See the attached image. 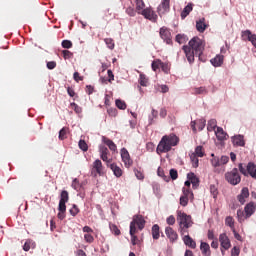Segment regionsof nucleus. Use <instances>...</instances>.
<instances>
[{
    "label": "nucleus",
    "mask_w": 256,
    "mask_h": 256,
    "mask_svg": "<svg viewBox=\"0 0 256 256\" xmlns=\"http://www.w3.org/2000/svg\"><path fill=\"white\" fill-rule=\"evenodd\" d=\"M189 46H183V51L185 53L186 59L189 63L195 62V57H201L203 51H205V41L199 37H193L189 43Z\"/></svg>",
    "instance_id": "nucleus-1"
},
{
    "label": "nucleus",
    "mask_w": 256,
    "mask_h": 256,
    "mask_svg": "<svg viewBox=\"0 0 256 256\" xmlns=\"http://www.w3.org/2000/svg\"><path fill=\"white\" fill-rule=\"evenodd\" d=\"M179 145V138L177 135L171 133L170 135H165L161 138L157 148L156 153L161 155L163 153H169L172 147H177Z\"/></svg>",
    "instance_id": "nucleus-2"
},
{
    "label": "nucleus",
    "mask_w": 256,
    "mask_h": 256,
    "mask_svg": "<svg viewBox=\"0 0 256 256\" xmlns=\"http://www.w3.org/2000/svg\"><path fill=\"white\" fill-rule=\"evenodd\" d=\"M256 211V203L255 202H249L244 207V212L242 210H237V217L239 223H243L245 219H249L251 216L255 215Z\"/></svg>",
    "instance_id": "nucleus-3"
},
{
    "label": "nucleus",
    "mask_w": 256,
    "mask_h": 256,
    "mask_svg": "<svg viewBox=\"0 0 256 256\" xmlns=\"http://www.w3.org/2000/svg\"><path fill=\"white\" fill-rule=\"evenodd\" d=\"M238 169L240 171V173H242V175H244L245 177H248V175H250V177H252V179H256V164L253 162H249L246 165V168L243 166V163H240L238 165Z\"/></svg>",
    "instance_id": "nucleus-4"
},
{
    "label": "nucleus",
    "mask_w": 256,
    "mask_h": 256,
    "mask_svg": "<svg viewBox=\"0 0 256 256\" xmlns=\"http://www.w3.org/2000/svg\"><path fill=\"white\" fill-rule=\"evenodd\" d=\"M145 223V218H143V216L135 215L130 223L131 233H137V227L140 231H143V229H145Z\"/></svg>",
    "instance_id": "nucleus-5"
},
{
    "label": "nucleus",
    "mask_w": 256,
    "mask_h": 256,
    "mask_svg": "<svg viewBox=\"0 0 256 256\" xmlns=\"http://www.w3.org/2000/svg\"><path fill=\"white\" fill-rule=\"evenodd\" d=\"M225 179L230 183V185H239L241 183V175H239V170L234 168L230 172L225 174Z\"/></svg>",
    "instance_id": "nucleus-6"
},
{
    "label": "nucleus",
    "mask_w": 256,
    "mask_h": 256,
    "mask_svg": "<svg viewBox=\"0 0 256 256\" xmlns=\"http://www.w3.org/2000/svg\"><path fill=\"white\" fill-rule=\"evenodd\" d=\"M177 221L179 227L193 226V220H191V216L187 215V213L182 211L177 212Z\"/></svg>",
    "instance_id": "nucleus-7"
},
{
    "label": "nucleus",
    "mask_w": 256,
    "mask_h": 256,
    "mask_svg": "<svg viewBox=\"0 0 256 256\" xmlns=\"http://www.w3.org/2000/svg\"><path fill=\"white\" fill-rule=\"evenodd\" d=\"M104 169L105 167H103V162L96 159L91 165V175H93V177H97L98 175L101 176L104 173Z\"/></svg>",
    "instance_id": "nucleus-8"
},
{
    "label": "nucleus",
    "mask_w": 256,
    "mask_h": 256,
    "mask_svg": "<svg viewBox=\"0 0 256 256\" xmlns=\"http://www.w3.org/2000/svg\"><path fill=\"white\" fill-rule=\"evenodd\" d=\"M140 15H143L145 19H148L149 21H152V23H157V14L155 11H153V8H145L140 12Z\"/></svg>",
    "instance_id": "nucleus-9"
},
{
    "label": "nucleus",
    "mask_w": 256,
    "mask_h": 256,
    "mask_svg": "<svg viewBox=\"0 0 256 256\" xmlns=\"http://www.w3.org/2000/svg\"><path fill=\"white\" fill-rule=\"evenodd\" d=\"M160 37L161 39H163V41H165V43H167V45H171L173 43V39L171 37V30H169V28L167 27H162L160 28Z\"/></svg>",
    "instance_id": "nucleus-10"
},
{
    "label": "nucleus",
    "mask_w": 256,
    "mask_h": 256,
    "mask_svg": "<svg viewBox=\"0 0 256 256\" xmlns=\"http://www.w3.org/2000/svg\"><path fill=\"white\" fill-rule=\"evenodd\" d=\"M120 155L125 167L129 168L131 167V165H133V160L131 159V155L129 154V151L126 150V148H122L120 150Z\"/></svg>",
    "instance_id": "nucleus-11"
},
{
    "label": "nucleus",
    "mask_w": 256,
    "mask_h": 256,
    "mask_svg": "<svg viewBox=\"0 0 256 256\" xmlns=\"http://www.w3.org/2000/svg\"><path fill=\"white\" fill-rule=\"evenodd\" d=\"M219 242L224 251H229V249H231V240H229V236H227L226 233L219 235Z\"/></svg>",
    "instance_id": "nucleus-12"
},
{
    "label": "nucleus",
    "mask_w": 256,
    "mask_h": 256,
    "mask_svg": "<svg viewBox=\"0 0 256 256\" xmlns=\"http://www.w3.org/2000/svg\"><path fill=\"white\" fill-rule=\"evenodd\" d=\"M99 153H100V158L102 159V161H104L107 165V167H109V164L111 163V159H109L108 155H109V149L103 145H101L99 147Z\"/></svg>",
    "instance_id": "nucleus-13"
},
{
    "label": "nucleus",
    "mask_w": 256,
    "mask_h": 256,
    "mask_svg": "<svg viewBox=\"0 0 256 256\" xmlns=\"http://www.w3.org/2000/svg\"><path fill=\"white\" fill-rule=\"evenodd\" d=\"M171 0H163L162 3L158 6L157 11L159 15H165V13H169L171 9Z\"/></svg>",
    "instance_id": "nucleus-14"
},
{
    "label": "nucleus",
    "mask_w": 256,
    "mask_h": 256,
    "mask_svg": "<svg viewBox=\"0 0 256 256\" xmlns=\"http://www.w3.org/2000/svg\"><path fill=\"white\" fill-rule=\"evenodd\" d=\"M165 234L168 237V239L171 241V243H175V241L179 239V235L177 234L176 231L173 230L172 227H166Z\"/></svg>",
    "instance_id": "nucleus-15"
},
{
    "label": "nucleus",
    "mask_w": 256,
    "mask_h": 256,
    "mask_svg": "<svg viewBox=\"0 0 256 256\" xmlns=\"http://www.w3.org/2000/svg\"><path fill=\"white\" fill-rule=\"evenodd\" d=\"M68 202H69V192H67V190H63L60 194V201H59L58 207H60V209H65V207H67V205L65 204Z\"/></svg>",
    "instance_id": "nucleus-16"
},
{
    "label": "nucleus",
    "mask_w": 256,
    "mask_h": 256,
    "mask_svg": "<svg viewBox=\"0 0 256 256\" xmlns=\"http://www.w3.org/2000/svg\"><path fill=\"white\" fill-rule=\"evenodd\" d=\"M234 147H245V137L243 135H236L231 138Z\"/></svg>",
    "instance_id": "nucleus-17"
},
{
    "label": "nucleus",
    "mask_w": 256,
    "mask_h": 256,
    "mask_svg": "<svg viewBox=\"0 0 256 256\" xmlns=\"http://www.w3.org/2000/svg\"><path fill=\"white\" fill-rule=\"evenodd\" d=\"M249 197V188L244 187L241 190V193L237 196V199L241 205H245V199Z\"/></svg>",
    "instance_id": "nucleus-18"
},
{
    "label": "nucleus",
    "mask_w": 256,
    "mask_h": 256,
    "mask_svg": "<svg viewBox=\"0 0 256 256\" xmlns=\"http://www.w3.org/2000/svg\"><path fill=\"white\" fill-rule=\"evenodd\" d=\"M182 240L184 242V245L190 247V249H196L197 243L195 242V240H193V238H191V236H189V234L183 236Z\"/></svg>",
    "instance_id": "nucleus-19"
},
{
    "label": "nucleus",
    "mask_w": 256,
    "mask_h": 256,
    "mask_svg": "<svg viewBox=\"0 0 256 256\" xmlns=\"http://www.w3.org/2000/svg\"><path fill=\"white\" fill-rule=\"evenodd\" d=\"M200 251L203 256H211V246L207 242H201Z\"/></svg>",
    "instance_id": "nucleus-20"
},
{
    "label": "nucleus",
    "mask_w": 256,
    "mask_h": 256,
    "mask_svg": "<svg viewBox=\"0 0 256 256\" xmlns=\"http://www.w3.org/2000/svg\"><path fill=\"white\" fill-rule=\"evenodd\" d=\"M102 141L105 145H107L110 151H113V152L117 151V145L115 144V142H113V140L103 136Z\"/></svg>",
    "instance_id": "nucleus-21"
},
{
    "label": "nucleus",
    "mask_w": 256,
    "mask_h": 256,
    "mask_svg": "<svg viewBox=\"0 0 256 256\" xmlns=\"http://www.w3.org/2000/svg\"><path fill=\"white\" fill-rule=\"evenodd\" d=\"M109 167L111 169V171H113V174L115 175V177H122L123 176V169H121V167L117 166V164L112 163L109 164Z\"/></svg>",
    "instance_id": "nucleus-22"
},
{
    "label": "nucleus",
    "mask_w": 256,
    "mask_h": 256,
    "mask_svg": "<svg viewBox=\"0 0 256 256\" xmlns=\"http://www.w3.org/2000/svg\"><path fill=\"white\" fill-rule=\"evenodd\" d=\"M187 177H188L190 183H192L193 189H197V187H199V179L195 175V173H193V172L188 173Z\"/></svg>",
    "instance_id": "nucleus-23"
},
{
    "label": "nucleus",
    "mask_w": 256,
    "mask_h": 256,
    "mask_svg": "<svg viewBox=\"0 0 256 256\" xmlns=\"http://www.w3.org/2000/svg\"><path fill=\"white\" fill-rule=\"evenodd\" d=\"M215 135L218 141H226L227 139V133L221 127H217V130H215Z\"/></svg>",
    "instance_id": "nucleus-24"
},
{
    "label": "nucleus",
    "mask_w": 256,
    "mask_h": 256,
    "mask_svg": "<svg viewBox=\"0 0 256 256\" xmlns=\"http://www.w3.org/2000/svg\"><path fill=\"white\" fill-rule=\"evenodd\" d=\"M225 57L223 55H216L215 58L211 59L210 62L212 63L213 67H221Z\"/></svg>",
    "instance_id": "nucleus-25"
},
{
    "label": "nucleus",
    "mask_w": 256,
    "mask_h": 256,
    "mask_svg": "<svg viewBox=\"0 0 256 256\" xmlns=\"http://www.w3.org/2000/svg\"><path fill=\"white\" fill-rule=\"evenodd\" d=\"M196 29L199 33H204L205 29H207V24H205V19L199 20L196 22Z\"/></svg>",
    "instance_id": "nucleus-26"
},
{
    "label": "nucleus",
    "mask_w": 256,
    "mask_h": 256,
    "mask_svg": "<svg viewBox=\"0 0 256 256\" xmlns=\"http://www.w3.org/2000/svg\"><path fill=\"white\" fill-rule=\"evenodd\" d=\"M161 237V232H160V228L157 224H154L152 226V238L157 240Z\"/></svg>",
    "instance_id": "nucleus-27"
},
{
    "label": "nucleus",
    "mask_w": 256,
    "mask_h": 256,
    "mask_svg": "<svg viewBox=\"0 0 256 256\" xmlns=\"http://www.w3.org/2000/svg\"><path fill=\"white\" fill-rule=\"evenodd\" d=\"M192 93H193V95H207V93H209V91H207V88L201 86L198 88H193Z\"/></svg>",
    "instance_id": "nucleus-28"
},
{
    "label": "nucleus",
    "mask_w": 256,
    "mask_h": 256,
    "mask_svg": "<svg viewBox=\"0 0 256 256\" xmlns=\"http://www.w3.org/2000/svg\"><path fill=\"white\" fill-rule=\"evenodd\" d=\"M193 11V5L188 4L181 12V19H185Z\"/></svg>",
    "instance_id": "nucleus-29"
},
{
    "label": "nucleus",
    "mask_w": 256,
    "mask_h": 256,
    "mask_svg": "<svg viewBox=\"0 0 256 256\" xmlns=\"http://www.w3.org/2000/svg\"><path fill=\"white\" fill-rule=\"evenodd\" d=\"M67 133H69V128H67V127H63V128L59 131V136H58V138L60 139V141H65V139H67Z\"/></svg>",
    "instance_id": "nucleus-30"
},
{
    "label": "nucleus",
    "mask_w": 256,
    "mask_h": 256,
    "mask_svg": "<svg viewBox=\"0 0 256 256\" xmlns=\"http://www.w3.org/2000/svg\"><path fill=\"white\" fill-rule=\"evenodd\" d=\"M215 129H217V120L216 119H211L210 121H208V125H207V131H215Z\"/></svg>",
    "instance_id": "nucleus-31"
},
{
    "label": "nucleus",
    "mask_w": 256,
    "mask_h": 256,
    "mask_svg": "<svg viewBox=\"0 0 256 256\" xmlns=\"http://www.w3.org/2000/svg\"><path fill=\"white\" fill-rule=\"evenodd\" d=\"M145 9V2L143 0H136V11L141 14Z\"/></svg>",
    "instance_id": "nucleus-32"
},
{
    "label": "nucleus",
    "mask_w": 256,
    "mask_h": 256,
    "mask_svg": "<svg viewBox=\"0 0 256 256\" xmlns=\"http://www.w3.org/2000/svg\"><path fill=\"white\" fill-rule=\"evenodd\" d=\"M225 225L230 227V229L233 231L235 229V220L231 216H227L225 219Z\"/></svg>",
    "instance_id": "nucleus-33"
},
{
    "label": "nucleus",
    "mask_w": 256,
    "mask_h": 256,
    "mask_svg": "<svg viewBox=\"0 0 256 256\" xmlns=\"http://www.w3.org/2000/svg\"><path fill=\"white\" fill-rule=\"evenodd\" d=\"M59 213L57 214L58 219L60 221H63L65 219V213H67V206H64V208L61 209V206H58Z\"/></svg>",
    "instance_id": "nucleus-34"
},
{
    "label": "nucleus",
    "mask_w": 256,
    "mask_h": 256,
    "mask_svg": "<svg viewBox=\"0 0 256 256\" xmlns=\"http://www.w3.org/2000/svg\"><path fill=\"white\" fill-rule=\"evenodd\" d=\"M192 154L196 155L197 157H205V150L203 149V146H197L195 148V152Z\"/></svg>",
    "instance_id": "nucleus-35"
},
{
    "label": "nucleus",
    "mask_w": 256,
    "mask_h": 256,
    "mask_svg": "<svg viewBox=\"0 0 256 256\" xmlns=\"http://www.w3.org/2000/svg\"><path fill=\"white\" fill-rule=\"evenodd\" d=\"M182 192H183V195H182L183 197H186L188 199H193V192L191 191V189L187 187H183Z\"/></svg>",
    "instance_id": "nucleus-36"
},
{
    "label": "nucleus",
    "mask_w": 256,
    "mask_h": 256,
    "mask_svg": "<svg viewBox=\"0 0 256 256\" xmlns=\"http://www.w3.org/2000/svg\"><path fill=\"white\" fill-rule=\"evenodd\" d=\"M162 61L161 59H156L152 62L151 67L153 71L161 69Z\"/></svg>",
    "instance_id": "nucleus-37"
},
{
    "label": "nucleus",
    "mask_w": 256,
    "mask_h": 256,
    "mask_svg": "<svg viewBox=\"0 0 256 256\" xmlns=\"http://www.w3.org/2000/svg\"><path fill=\"white\" fill-rule=\"evenodd\" d=\"M211 157H213L211 159L212 167H221V162H220L219 157H216L215 154H211Z\"/></svg>",
    "instance_id": "nucleus-38"
},
{
    "label": "nucleus",
    "mask_w": 256,
    "mask_h": 256,
    "mask_svg": "<svg viewBox=\"0 0 256 256\" xmlns=\"http://www.w3.org/2000/svg\"><path fill=\"white\" fill-rule=\"evenodd\" d=\"M197 157L198 156H196L195 154L190 155V159L192 161V166L194 167V169H197V167H199V158Z\"/></svg>",
    "instance_id": "nucleus-39"
},
{
    "label": "nucleus",
    "mask_w": 256,
    "mask_h": 256,
    "mask_svg": "<svg viewBox=\"0 0 256 256\" xmlns=\"http://www.w3.org/2000/svg\"><path fill=\"white\" fill-rule=\"evenodd\" d=\"M78 147L79 149H81V151H89V146L87 145V142H85V140H80L78 142Z\"/></svg>",
    "instance_id": "nucleus-40"
},
{
    "label": "nucleus",
    "mask_w": 256,
    "mask_h": 256,
    "mask_svg": "<svg viewBox=\"0 0 256 256\" xmlns=\"http://www.w3.org/2000/svg\"><path fill=\"white\" fill-rule=\"evenodd\" d=\"M139 83L142 87H147V83H149V79H147V76H145V74H140Z\"/></svg>",
    "instance_id": "nucleus-41"
},
{
    "label": "nucleus",
    "mask_w": 256,
    "mask_h": 256,
    "mask_svg": "<svg viewBox=\"0 0 256 256\" xmlns=\"http://www.w3.org/2000/svg\"><path fill=\"white\" fill-rule=\"evenodd\" d=\"M79 207L76 204H73L72 208L69 210L70 215L72 217H77L79 215Z\"/></svg>",
    "instance_id": "nucleus-42"
},
{
    "label": "nucleus",
    "mask_w": 256,
    "mask_h": 256,
    "mask_svg": "<svg viewBox=\"0 0 256 256\" xmlns=\"http://www.w3.org/2000/svg\"><path fill=\"white\" fill-rule=\"evenodd\" d=\"M185 41H187V36H185L184 34H177L176 35V42L179 43L180 45L185 43Z\"/></svg>",
    "instance_id": "nucleus-43"
},
{
    "label": "nucleus",
    "mask_w": 256,
    "mask_h": 256,
    "mask_svg": "<svg viewBox=\"0 0 256 256\" xmlns=\"http://www.w3.org/2000/svg\"><path fill=\"white\" fill-rule=\"evenodd\" d=\"M192 226H179L180 234L185 237V235H189V228Z\"/></svg>",
    "instance_id": "nucleus-44"
},
{
    "label": "nucleus",
    "mask_w": 256,
    "mask_h": 256,
    "mask_svg": "<svg viewBox=\"0 0 256 256\" xmlns=\"http://www.w3.org/2000/svg\"><path fill=\"white\" fill-rule=\"evenodd\" d=\"M116 107L118 109L125 110V109H127V104L125 103V101L117 99L116 100Z\"/></svg>",
    "instance_id": "nucleus-45"
},
{
    "label": "nucleus",
    "mask_w": 256,
    "mask_h": 256,
    "mask_svg": "<svg viewBox=\"0 0 256 256\" xmlns=\"http://www.w3.org/2000/svg\"><path fill=\"white\" fill-rule=\"evenodd\" d=\"M104 42L106 43L108 49H115V42L111 38L104 39Z\"/></svg>",
    "instance_id": "nucleus-46"
},
{
    "label": "nucleus",
    "mask_w": 256,
    "mask_h": 256,
    "mask_svg": "<svg viewBox=\"0 0 256 256\" xmlns=\"http://www.w3.org/2000/svg\"><path fill=\"white\" fill-rule=\"evenodd\" d=\"M160 68L162 69L163 73L169 74V71H171V67L169 66V63L162 62Z\"/></svg>",
    "instance_id": "nucleus-47"
},
{
    "label": "nucleus",
    "mask_w": 256,
    "mask_h": 256,
    "mask_svg": "<svg viewBox=\"0 0 256 256\" xmlns=\"http://www.w3.org/2000/svg\"><path fill=\"white\" fill-rule=\"evenodd\" d=\"M135 233H137V232H131V229H130V236H131L132 245H137V243H139V238L135 235Z\"/></svg>",
    "instance_id": "nucleus-48"
},
{
    "label": "nucleus",
    "mask_w": 256,
    "mask_h": 256,
    "mask_svg": "<svg viewBox=\"0 0 256 256\" xmlns=\"http://www.w3.org/2000/svg\"><path fill=\"white\" fill-rule=\"evenodd\" d=\"M70 107L75 111V113H81L83 111V109L81 108V106L77 105V103L72 102L70 104Z\"/></svg>",
    "instance_id": "nucleus-49"
},
{
    "label": "nucleus",
    "mask_w": 256,
    "mask_h": 256,
    "mask_svg": "<svg viewBox=\"0 0 256 256\" xmlns=\"http://www.w3.org/2000/svg\"><path fill=\"white\" fill-rule=\"evenodd\" d=\"M75 191H79V189H81V183L79 182V179L75 178L73 181H72V185H71Z\"/></svg>",
    "instance_id": "nucleus-50"
},
{
    "label": "nucleus",
    "mask_w": 256,
    "mask_h": 256,
    "mask_svg": "<svg viewBox=\"0 0 256 256\" xmlns=\"http://www.w3.org/2000/svg\"><path fill=\"white\" fill-rule=\"evenodd\" d=\"M62 47L63 49H71V47H73V42H71L70 40H63Z\"/></svg>",
    "instance_id": "nucleus-51"
},
{
    "label": "nucleus",
    "mask_w": 256,
    "mask_h": 256,
    "mask_svg": "<svg viewBox=\"0 0 256 256\" xmlns=\"http://www.w3.org/2000/svg\"><path fill=\"white\" fill-rule=\"evenodd\" d=\"M110 230L112 231V233H114V235H121V230H119V228L115 224H110Z\"/></svg>",
    "instance_id": "nucleus-52"
},
{
    "label": "nucleus",
    "mask_w": 256,
    "mask_h": 256,
    "mask_svg": "<svg viewBox=\"0 0 256 256\" xmlns=\"http://www.w3.org/2000/svg\"><path fill=\"white\" fill-rule=\"evenodd\" d=\"M134 173L137 179H139L140 181H143V179H145V175H143V172H141V170L134 169Z\"/></svg>",
    "instance_id": "nucleus-53"
},
{
    "label": "nucleus",
    "mask_w": 256,
    "mask_h": 256,
    "mask_svg": "<svg viewBox=\"0 0 256 256\" xmlns=\"http://www.w3.org/2000/svg\"><path fill=\"white\" fill-rule=\"evenodd\" d=\"M188 204H189V198H187L186 196H181L180 205H182V207H187Z\"/></svg>",
    "instance_id": "nucleus-54"
},
{
    "label": "nucleus",
    "mask_w": 256,
    "mask_h": 256,
    "mask_svg": "<svg viewBox=\"0 0 256 256\" xmlns=\"http://www.w3.org/2000/svg\"><path fill=\"white\" fill-rule=\"evenodd\" d=\"M84 240L86 243H93V241H95V238L91 234H84Z\"/></svg>",
    "instance_id": "nucleus-55"
},
{
    "label": "nucleus",
    "mask_w": 256,
    "mask_h": 256,
    "mask_svg": "<svg viewBox=\"0 0 256 256\" xmlns=\"http://www.w3.org/2000/svg\"><path fill=\"white\" fill-rule=\"evenodd\" d=\"M170 177L173 181H175L179 177V173L177 172L176 169L170 170Z\"/></svg>",
    "instance_id": "nucleus-56"
},
{
    "label": "nucleus",
    "mask_w": 256,
    "mask_h": 256,
    "mask_svg": "<svg viewBox=\"0 0 256 256\" xmlns=\"http://www.w3.org/2000/svg\"><path fill=\"white\" fill-rule=\"evenodd\" d=\"M62 55L64 59H71V57H73V54L69 50H63Z\"/></svg>",
    "instance_id": "nucleus-57"
},
{
    "label": "nucleus",
    "mask_w": 256,
    "mask_h": 256,
    "mask_svg": "<svg viewBox=\"0 0 256 256\" xmlns=\"http://www.w3.org/2000/svg\"><path fill=\"white\" fill-rule=\"evenodd\" d=\"M126 13H127V15H129L130 17H135V15H136L135 8H133V7H128V8L126 9Z\"/></svg>",
    "instance_id": "nucleus-58"
},
{
    "label": "nucleus",
    "mask_w": 256,
    "mask_h": 256,
    "mask_svg": "<svg viewBox=\"0 0 256 256\" xmlns=\"http://www.w3.org/2000/svg\"><path fill=\"white\" fill-rule=\"evenodd\" d=\"M239 253H241V250L239 247L234 246L231 250V256H239Z\"/></svg>",
    "instance_id": "nucleus-59"
},
{
    "label": "nucleus",
    "mask_w": 256,
    "mask_h": 256,
    "mask_svg": "<svg viewBox=\"0 0 256 256\" xmlns=\"http://www.w3.org/2000/svg\"><path fill=\"white\" fill-rule=\"evenodd\" d=\"M229 163V156H221L220 158V166L227 165Z\"/></svg>",
    "instance_id": "nucleus-60"
},
{
    "label": "nucleus",
    "mask_w": 256,
    "mask_h": 256,
    "mask_svg": "<svg viewBox=\"0 0 256 256\" xmlns=\"http://www.w3.org/2000/svg\"><path fill=\"white\" fill-rule=\"evenodd\" d=\"M107 113L110 115V117H117V110L115 108H109Z\"/></svg>",
    "instance_id": "nucleus-61"
},
{
    "label": "nucleus",
    "mask_w": 256,
    "mask_h": 256,
    "mask_svg": "<svg viewBox=\"0 0 256 256\" xmlns=\"http://www.w3.org/2000/svg\"><path fill=\"white\" fill-rule=\"evenodd\" d=\"M73 78L76 83H79V81H83V76H80L79 72H75L73 74Z\"/></svg>",
    "instance_id": "nucleus-62"
},
{
    "label": "nucleus",
    "mask_w": 256,
    "mask_h": 256,
    "mask_svg": "<svg viewBox=\"0 0 256 256\" xmlns=\"http://www.w3.org/2000/svg\"><path fill=\"white\" fill-rule=\"evenodd\" d=\"M166 223L168 225H175V216L171 215L167 218Z\"/></svg>",
    "instance_id": "nucleus-63"
},
{
    "label": "nucleus",
    "mask_w": 256,
    "mask_h": 256,
    "mask_svg": "<svg viewBox=\"0 0 256 256\" xmlns=\"http://www.w3.org/2000/svg\"><path fill=\"white\" fill-rule=\"evenodd\" d=\"M55 67H57V62L50 61L47 63V69L53 70V69H55Z\"/></svg>",
    "instance_id": "nucleus-64"
}]
</instances>
